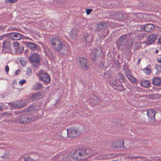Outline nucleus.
<instances>
[{"mask_svg":"<svg viewBox=\"0 0 161 161\" xmlns=\"http://www.w3.org/2000/svg\"><path fill=\"white\" fill-rule=\"evenodd\" d=\"M52 47L55 51L59 52L65 47L64 43L57 38H53L51 40Z\"/></svg>","mask_w":161,"mask_h":161,"instance_id":"nucleus-1","label":"nucleus"},{"mask_svg":"<svg viewBox=\"0 0 161 161\" xmlns=\"http://www.w3.org/2000/svg\"><path fill=\"white\" fill-rule=\"evenodd\" d=\"M81 132V130L77 128H72L67 130L68 136L71 138L78 137Z\"/></svg>","mask_w":161,"mask_h":161,"instance_id":"nucleus-2","label":"nucleus"},{"mask_svg":"<svg viewBox=\"0 0 161 161\" xmlns=\"http://www.w3.org/2000/svg\"><path fill=\"white\" fill-rule=\"evenodd\" d=\"M30 60L32 64L36 67L40 62V55L36 53L31 54L30 56Z\"/></svg>","mask_w":161,"mask_h":161,"instance_id":"nucleus-3","label":"nucleus"},{"mask_svg":"<svg viewBox=\"0 0 161 161\" xmlns=\"http://www.w3.org/2000/svg\"><path fill=\"white\" fill-rule=\"evenodd\" d=\"M32 117L33 116L30 114H23L20 116L19 121L20 123L25 124L30 123Z\"/></svg>","mask_w":161,"mask_h":161,"instance_id":"nucleus-4","label":"nucleus"},{"mask_svg":"<svg viewBox=\"0 0 161 161\" xmlns=\"http://www.w3.org/2000/svg\"><path fill=\"white\" fill-rule=\"evenodd\" d=\"M80 67L83 70L88 69L89 67V64L87 58L83 57L80 58L79 59Z\"/></svg>","mask_w":161,"mask_h":161,"instance_id":"nucleus-5","label":"nucleus"},{"mask_svg":"<svg viewBox=\"0 0 161 161\" xmlns=\"http://www.w3.org/2000/svg\"><path fill=\"white\" fill-rule=\"evenodd\" d=\"M11 44L8 40H6L3 42L2 51L3 53H6L11 50Z\"/></svg>","mask_w":161,"mask_h":161,"instance_id":"nucleus-6","label":"nucleus"},{"mask_svg":"<svg viewBox=\"0 0 161 161\" xmlns=\"http://www.w3.org/2000/svg\"><path fill=\"white\" fill-rule=\"evenodd\" d=\"M40 80L46 84L50 81V78L47 73H41L39 74Z\"/></svg>","mask_w":161,"mask_h":161,"instance_id":"nucleus-7","label":"nucleus"},{"mask_svg":"<svg viewBox=\"0 0 161 161\" xmlns=\"http://www.w3.org/2000/svg\"><path fill=\"white\" fill-rule=\"evenodd\" d=\"M156 111L152 109H149L147 111V114L150 122L155 121V115Z\"/></svg>","mask_w":161,"mask_h":161,"instance_id":"nucleus-8","label":"nucleus"},{"mask_svg":"<svg viewBox=\"0 0 161 161\" xmlns=\"http://www.w3.org/2000/svg\"><path fill=\"white\" fill-rule=\"evenodd\" d=\"M101 53L100 50L95 49L93 51L92 54V60L93 61L98 59L100 56V54Z\"/></svg>","mask_w":161,"mask_h":161,"instance_id":"nucleus-9","label":"nucleus"},{"mask_svg":"<svg viewBox=\"0 0 161 161\" xmlns=\"http://www.w3.org/2000/svg\"><path fill=\"white\" fill-rule=\"evenodd\" d=\"M25 104V103H23L22 102L19 101L14 103H9V105L10 107L14 108H21L24 106Z\"/></svg>","mask_w":161,"mask_h":161,"instance_id":"nucleus-10","label":"nucleus"},{"mask_svg":"<svg viewBox=\"0 0 161 161\" xmlns=\"http://www.w3.org/2000/svg\"><path fill=\"white\" fill-rule=\"evenodd\" d=\"M154 28V25L152 24H148L144 25L143 29L146 32H150L153 31Z\"/></svg>","mask_w":161,"mask_h":161,"instance_id":"nucleus-11","label":"nucleus"},{"mask_svg":"<svg viewBox=\"0 0 161 161\" xmlns=\"http://www.w3.org/2000/svg\"><path fill=\"white\" fill-rule=\"evenodd\" d=\"M126 37V35H123L119 38V43L123 46H125L127 43V41Z\"/></svg>","mask_w":161,"mask_h":161,"instance_id":"nucleus-12","label":"nucleus"},{"mask_svg":"<svg viewBox=\"0 0 161 161\" xmlns=\"http://www.w3.org/2000/svg\"><path fill=\"white\" fill-rule=\"evenodd\" d=\"M11 37L12 40H18L22 38V36L18 33H12L11 34Z\"/></svg>","mask_w":161,"mask_h":161,"instance_id":"nucleus-13","label":"nucleus"},{"mask_svg":"<svg viewBox=\"0 0 161 161\" xmlns=\"http://www.w3.org/2000/svg\"><path fill=\"white\" fill-rule=\"evenodd\" d=\"M157 35L156 34H151L147 38V42L149 44H151L155 41Z\"/></svg>","mask_w":161,"mask_h":161,"instance_id":"nucleus-14","label":"nucleus"},{"mask_svg":"<svg viewBox=\"0 0 161 161\" xmlns=\"http://www.w3.org/2000/svg\"><path fill=\"white\" fill-rule=\"evenodd\" d=\"M153 84L156 86H161V78L158 77H154L152 80Z\"/></svg>","mask_w":161,"mask_h":161,"instance_id":"nucleus-15","label":"nucleus"},{"mask_svg":"<svg viewBox=\"0 0 161 161\" xmlns=\"http://www.w3.org/2000/svg\"><path fill=\"white\" fill-rule=\"evenodd\" d=\"M27 46L30 49L34 50H38L39 48L38 46L33 43L28 42Z\"/></svg>","mask_w":161,"mask_h":161,"instance_id":"nucleus-16","label":"nucleus"},{"mask_svg":"<svg viewBox=\"0 0 161 161\" xmlns=\"http://www.w3.org/2000/svg\"><path fill=\"white\" fill-rule=\"evenodd\" d=\"M111 15L115 17L116 19L118 20L121 21L122 20L123 15L120 12L114 13L113 14H111Z\"/></svg>","mask_w":161,"mask_h":161,"instance_id":"nucleus-17","label":"nucleus"},{"mask_svg":"<svg viewBox=\"0 0 161 161\" xmlns=\"http://www.w3.org/2000/svg\"><path fill=\"white\" fill-rule=\"evenodd\" d=\"M71 157L75 160H80L81 158L79 152H75L71 155Z\"/></svg>","mask_w":161,"mask_h":161,"instance_id":"nucleus-18","label":"nucleus"},{"mask_svg":"<svg viewBox=\"0 0 161 161\" xmlns=\"http://www.w3.org/2000/svg\"><path fill=\"white\" fill-rule=\"evenodd\" d=\"M117 79H118L120 83H123L125 80V78L122 74H118L117 76Z\"/></svg>","mask_w":161,"mask_h":161,"instance_id":"nucleus-19","label":"nucleus"},{"mask_svg":"<svg viewBox=\"0 0 161 161\" xmlns=\"http://www.w3.org/2000/svg\"><path fill=\"white\" fill-rule=\"evenodd\" d=\"M140 84L142 86L146 88L149 86L150 83L147 80H143L141 81Z\"/></svg>","mask_w":161,"mask_h":161,"instance_id":"nucleus-20","label":"nucleus"},{"mask_svg":"<svg viewBox=\"0 0 161 161\" xmlns=\"http://www.w3.org/2000/svg\"><path fill=\"white\" fill-rule=\"evenodd\" d=\"M41 96V93L37 92L32 96V98L33 99L36 100L39 99Z\"/></svg>","mask_w":161,"mask_h":161,"instance_id":"nucleus-21","label":"nucleus"},{"mask_svg":"<svg viewBox=\"0 0 161 161\" xmlns=\"http://www.w3.org/2000/svg\"><path fill=\"white\" fill-rule=\"evenodd\" d=\"M7 117L8 119H9L10 120H11V122H17L18 121L17 120L15 119H12V118H13V115L11 113H7L6 114Z\"/></svg>","mask_w":161,"mask_h":161,"instance_id":"nucleus-22","label":"nucleus"},{"mask_svg":"<svg viewBox=\"0 0 161 161\" xmlns=\"http://www.w3.org/2000/svg\"><path fill=\"white\" fill-rule=\"evenodd\" d=\"M42 85L40 83H37L34 86V89L35 90H37L42 88Z\"/></svg>","mask_w":161,"mask_h":161,"instance_id":"nucleus-23","label":"nucleus"},{"mask_svg":"<svg viewBox=\"0 0 161 161\" xmlns=\"http://www.w3.org/2000/svg\"><path fill=\"white\" fill-rule=\"evenodd\" d=\"M77 31L75 29H72L71 31V33L70 34V37L72 38H75V37L76 36Z\"/></svg>","mask_w":161,"mask_h":161,"instance_id":"nucleus-24","label":"nucleus"},{"mask_svg":"<svg viewBox=\"0 0 161 161\" xmlns=\"http://www.w3.org/2000/svg\"><path fill=\"white\" fill-rule=\"evenodd\" d=\"M117 143V146H116L117 148H120L121 147H124V142L123 141H119L116 142Z\"/></svg>","mask_w":161,"mask_h":161,"instance_id":"nucleus-25","label":"nucleus"},{"mask_svg":"<svg viewBox=\"0 0 161 161\" xmlns=\"http://www.w3.org/2000/svg\"><path fill=\"white\" fill-rule=\"evenodd\" d=\"M24 51L23 47L22 45H21L19 47V48H18L17 50H16V52L19 54H21Z\"/></svg>","mask_w":161,"mask_h":161,"instance_id":"nucleus-26","label":"nucleus"},{"mask_svg":"<svg viewBox=\"0 0 161 161\" xmlns=\"http://www.w3.org/2000/svg\"><path fill=\"white\" fill-rule=\"evenodd\" d=\"M80 156L81 158L82 157H84L87 155V153L86 150H81L80 152H79Z\"/></svg>","mask_w":161,"mask_h":161,"instance_id":"nucleus-27","label":"nucleus"},{"mask_svg":"<svg viewBox=\"0 0 161 161\" xmlns=\"http://www.w3.org/2000/svg\"><path fill=\"white\" fill-rule=\"evenodd\" d=\"M105 24L103 22H101L98 25L97 28L98 30L103 28L105 27Z\"/></svg>","mask_w":161,"mask_h":161,"instance_id":"nucleus-28","label":"nucleus"},{"mask_svg":"<svg viewBox=\"0 0 161 161\" xmlns=\"http://www.w3.org/2000/svg\"><path fill=\"white\" fill-rule=\"evenodd\" d=\"M143 71L144 73L147 75H149L151 73V70L148 68H145L143 69Z\"/></svg>","mask_w":161,"mask_h":161,"instance_id":"nucleus-29","label":"nucleus"},{"mask_svg":"<svg viewBox=\"0 0 161 161\" xmlns=\"http://www.w3.org/2000/svg\"><path fill=\"white\" fill-rule=\"evenodd\" d=\"M24 159L25 161H35L36 160L31 158L30 156H28L24 158Z\"/></svg>","mask_w":161,"mask_h":161,"instance_id":"nucleus-30","label":"nucleus"},{"mask_svg":"<svg viewBox=\"0 0 161 161\" xmlns=\"http://www.w3.org/2000/svg\"><path fill=\"white\" fill-rule=\"evenodd\" d=\"M127 78L130 81L133 83H135L136 81V79L132 75Z\"/></svg>","mask_w":161,"mask_h":161,"instance_id":"nucleus-31","label":"nucleus"},{"mask_svg":"<svg viewBox=\"0 0 161 161\" xmlns=\"http://www.w3.org/2000/svg\"><path fill=\"white\" fill-rule=\"evenodd\" d=\"M21 45L17 42H14V50L16 51V50H17L19 48V47Z\"/></svg>","mask_w":161,"mask_h":161,"instance_id":"nucleus-32","label":"nucleus"},{"mask_svg":"<svg viewBox=\"0 0 161 161\" xmlns=\"http://www.w3.org/2000/svg\"><path fill=\"white\" fill-rule=\"evenodd\" d=\"M155 68L159 72H161V66L160 65L156 64Z\"/></svg>","mask_w":161,"mask_h":161,"instance_id":"nucleus-33","label":"nucleus"},{"mask_svg":"<svg viewBox=\"0 0 161 161\" xmlns=\"http://www.w3.org/2000/svg\"><path fill=\"white\" fill-rule=\"evenodd\" d=\"M10 157V155L9 153H5L3 155L1 156V158L3 159L8 158Z\"/></svg>","mask_w":161,"mask_h":161,"instance_id":"nucleus-34","label":"nucleus"},{"mask_svg":"<svg viewBox=\"0 0 161 161\" xmlns=\"http://www.w3.org/2000/svg\"><path fill=\"white\" fill-rule=\"evenodd\" d=\"M31 69L29 67L27 69L26 75L28 76H30L31 75Z\"/></svg>","mask_w":161,"mask_h":161,"instance_id":"nucleus-35","label":"nucleus"},{"mask_svg":"<svg viewBox=\"0 0 161 161\" xmlns=\"http://www.w3.org/2000/svg\"><path fill=\"white\" fill-rule=\"evenodd\" d=\"M26 82V81L25 80L23 79L19 81V85H22L25 83Z\"/></svg>","mask_w":161,"mask_h":161,"instance_id":"nucleus-36","label":"nucleus"},{"mask_svg":"<svg viewBox=\"0 0 161 161\" xmlns=\"http://www.w3.org/2000/svg\"><path fill=\"white\" fill-rule=\"evenodd\" d=\"M126 75L127 77L132 75L131 71L129 70H128L126 72Z\"/></svg>","mask_w":161,"mask_h":161,"instance_id":"nucleus-37","label":"nucleus"},{"mask_svg":"<svg viewBox=\"0 0 161 161\" xmlns=\"http://www.w3.org/2000/svg\"><path fill=\"white\" fill-rule=\"evenodd\" d=\"M87 14H89L91 12H92V9H88L86 10Z\"/></svg>","mask_w":161,"mask_h":161,"instance_id":"nucleus-38","label":"nucleus"},{"mask_svg":"<svg viewBox=\"0 0 161 161\" xmlns=\"http://www.w3.org/2000/svg\"><path fill=\"white\" fill-rule=\"evenodd\" d=\"M112 84L115 86H117V83L116 80H114L112 81Z\"/></svg>","mask_w":161,"mask_h":161,"instance_id":"nucleus-39","label":"nucleus"},{"mask_svg":"<svg viewBox=\"0 0 161 161\" xmlns=\"http://www.w3.org/2000/svg\"><path fill=\"white\" fill-rule=\"evenodd\" d=\"M117 143H116V142L114 144H113L112 145V147L114 148L115 149L116 148H117V147H116V146H117Z\"/></svg>","mask_w":161,"mask_h":161,"instance_id":"nucleus-40","label":"nucleus"},{"mask_svg":"<svg viewBox=\"0 0 161 161\" xmlns=\"http://www.w3.org/2000/svg\"><path fill=\"white\" fill-rule=\"evenodd\" d=\"M5 70L6 72H8L9 70V68L8 65L6 66Z\"/></svg>","mask_w":161,"mask_h":161,"instance_id":"nucleus-41","label":"nucleus"},{"mask_svg":"<svg viewBox=\"0 0 161 161\" xmlns=\"http://www.w3.org/2000/svg\"><path fill=\"white\" fill-rule=\"evenodd\" d=\"M17 0H8V1L10 3H14L16 2Z\"/></svg>","mask_w":161,"mask_h":161,"instance_id":"nucleus-42","label":"nucleus"},{"mask_svg":"<svg viewBox=\"0 0 161 161\" xmlns=\"http://www.w3.org/2000/svg\"><path fill=\"white\" fill-rule=\"evenodd\" d=\"M20 72V69H18L16 71L15 74L16 75H18L19 74Z\"/></svg>","mask_w":161,"mask_h":161,"instance_id":"nucleus-43","label":"nucleus"},{"mask_svg":"<svg viewBox=\"0 0 161 161\" xmlns=\"http://www.w3.org/2000/svg\"><path fill=\"white\" fill-rule=\"evenodd\" d=\"M158 62L161 63V57L160 58H159L157 59Z\"/></svg>","mask_w":161,"mask_h":161,"instance_id":"nucleus-44","label":"nucleus"},{"mask_svg":"<svg viewBox=\"0 0 161 161\" xmlns=\"http://www.w3.org/2000/svg\"><path fill=\"white\" fill-rule=\"evenodd\" d=\"M141 60V58H139L138 59V61H138V62H137L138 65L140 63Z\"/></svg>","mask_w":161,"mask_h":161,"instance_id":"nucleus-45","label":"nucleus"},{"mask_svg":"<svg viewBox=\"0 0 161 161\" xmlns=\"http://www.w3.org/2000/svg\"><path fill=\"white\" fill-rule=\"evenodd\" d=\"M158 42L160 44H161V36L159 38Z\"/></svg>","mask_w":161,"mask_h":161,"instance_id":"nucleus-46","label":"nucleus"},{"mask_svg":"<svg viewBox=\"0 0 161 161\" xmlns=\"http://www.w3.org/2000/svg\"><path fill=\"white\" fill-rule=\"evenodd\" d=\"M54 1H56L58 3H60L61 1V0H53Z\"/></svg>","mask_w":161,"mask_h":161,"instance_id":"nucleus-47","label":"nucleus"},{"mask_svg":"<svg viewBox=\"0 0 161 161\" xmlns=\"http://www.w3.org/2000/svg\"><path fill=\"white\" fill-rule=\"evenodd\" d=\"M149 88H150V90H152L153 89V87L152 86H149Z\"/></svg>","mask_w":161,"mask_h":161,"instance_id":"nucleus-48","label":"nucleus"},{"mask_svg":"<svg viewBox=\"0 0 161 161\" xmlns=\"http://www.w3.org/2000/svg\"><path fill=\"white\" fill-rule=\"evenodd\" d=\"M158 50H156V51H155V53H158Z\"/></svg>","mask_w":161,"mask_h":161,"instance_id":"nucleus-49","label":"nucleus"},{"mask_svg":"<svg viewBox=\"0 0 161 161\" xmlns=\"http://www.w3.org/2000/svg\"><path fill=\"white\" fill-rule=\"evenodd\" d=\"M120 86H121V87L122 88H123V86L122 85H120Z\"/></svg>","mask_w":161,"mask_h":161,"instance_id":"nucleus-50","label":"nucleus"},{"mask_svg":"<svg viewBox=\"0 0 161 161\" xmlns=\"http://www.w3.org/2000/svg\"><path fill=\"white\" fill-rule=\"evenodd\" d=\"M1 109V107L0 106V110Z\"/></svg>","mask_w":161,"mask_h":161,"instance_id":"nucleus-51","label":"nucleus"},{"mask_svg":"<svg viewBox=\"0 0 161 161\" xmlns=\"http://www.w3.org/2000/svg\"><path fill=\"white\" fill-rule=\"evenodd\" d=\"M22 65H23V64H24V63H23V64H22Z\"/></svg>","mask_w":161,"mask_h":161,"instance_id":"nucleus-52","label":"nucleus"},{"mask_svg":"<svg viewBox=\"0 0 161 161\" xmlns=\"http://www.w3.org/2000/svg\"><path fill=\"white\" fill-rule=\"evenodd\" d=\"M22 65H23V64H24V63H23V64H22Z\"/></svg>","mask_w":161,"mask_h":161,"instance_id":"nucleus-53","label":"nucleus"}]
</instances>
